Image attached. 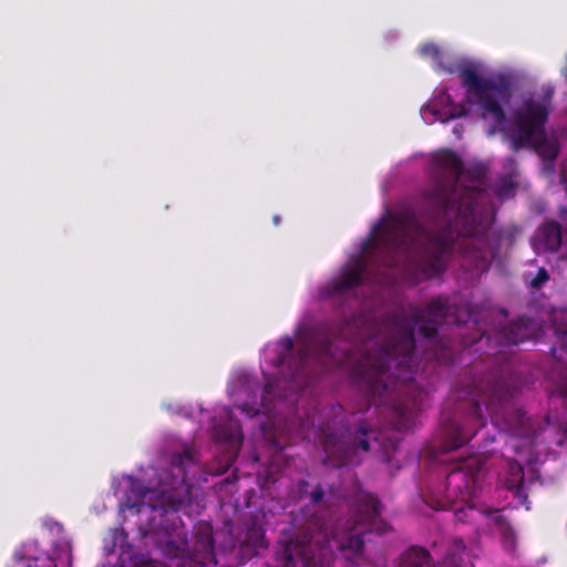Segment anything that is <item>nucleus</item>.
<instances>
[{"label": "nucleus", "mask_w": 567, "mask_h": 567, "mask_svg": "<svg viewBox=\"0 0 567 567\" xmlns=\"http://www.w3.org/2000/svg\"><path fill=\"white\" fill-rule=\"evenodd\" d=\"M471 318L467 307L456 306L449 297L437 296L424 307H412L408 313L393 316L384 341L379 344L369 340L362 344L358 354L348 349L337 354L332 341L327 337L320 342L298 338L299 349L295 355L293 340L285 337L277 342L272 364H287L291 380L298 384L303 383L311 359L347 365L369 404L389 408L395 419V429L406 431L414 425L427 396L426 391L415 381V328L432 347L425 354L426 360L449 364L453 361V352L437 340L439 327L443 323L462 326Z\"/></svg>", "instance_id": "f257e3e1"}, {"label": "nucleus", "mask_w": 567, "mask_h": 567, "mask_svg": "<svg viewBox=\"0 0 567 567\" xmlns=\"http://www.w3.org/2000/svg\"><path fill=\"white\" fill-rule=\"evenodd\" d=\"M435 159L454 176L452 184L439 182L426 193L427 203L442 227L430 233L414 213L398 212L383 216L361 247L362 254L384 255L388 267L394 266L398 255L410 258L411 278L415 282L441 275L456 248L478 270L487 269L498 254V244L477 208L482 188L458 185L464 165L455 152L441 151Z\"/></svg>", "instance_id": "f03ea898"}, {"label": "nucleus", "mask_w": 567, "mask_h": 567, "mask_svg": "<svg viewBox=\"0 0 567 567\" xmlns=\"http://www.w3.org/2000/svg\"><path fill=\"white\" fill-rule=\"evenodd\" d=\"M536 331V321L519 317L493 334L483 332L474 344L485 341L488 358L502 363L499 371L489 372L482 378H473L460 383L452 392L453 410L449 402L441 415L442 452L457 450L468 443L486 425V415L492 423L508 435L506 446L519 458L507 464L506 487L519 504L527 502L524 468L520 462L535 464L548 452L546 442L549 425L536 427L532 420L514 404L516 384L506 379L509 372L508 357L505 348L519 344L530 339Z\"/></svg>", "instance_id": "7ed1b4c3"}, {"label": "nucleus", "mask_w": 567, "mask_h": 567, "mask_svg": "<svg viewBox=\"0 0 567 567\" xmlns=\"http://www.w3.org/2000/svg\"><path fill=\"white\" fill-rule=\"evenodd\" d=\"M458 74L466 89V97L464 102L451 109L449 118H458L468 114L472 100L476 99L483 117L492 120V133L502 132L514 152L533 147L548 159L557 157L558 150L547 142L544 128L551 109L554 96L551 87L544 90L540 96L525 99L522 107L517 109L512 121H508L502 106V103H508L512 96L507 81L482 78L472 65L461 68Z\"/></svg>", "instance_id": "20e7f679"}, {"label": "nucleus", "mask_w": 567, "mask_h": 567, "mask_svg": "<svg viewBox=\"0 0 567 567\" xmlns=\"http://www.w3.org/2000/svg\"><path fill=\"white\" fill-rule=\"evenodd\" d=\"M381 512L382 504L378 497L360 492L351 505L350 517L334 533H330L321 516L313 514L301 527L296 545L284 550V567H324L333 549L347 558L359 556L367 534H384L389 529Z\"/></svg>", "instance_id": "39448f33"}, {"label": "nucleus", "mask_w": 567, "mask_h": 567, "mask_svg": "<svg viewBox=\"0 0 567 567\" xmlns=\"http://www.w3.org/2000/svg\"><path fill=\"white\" fill-rule=\"evenodd\" d=\"M196 466V461L190 451L184 450L176 453L171 458L168 468L163 470L158 475V486L155 489H146L142 494L143 503L151 502L154 497L156 503H150L153 509H162L166 518L163 523L173 525V533L167 532L165 543L171 546L175 544V537L179 538L181 533L177 530L176 520L178 517L168 518V514L176 513L186 507L190 502V487L188 483V474L190 467Z\"/></svg>", "instance_id": "423d86ee"}, {"label": "nucleus", "mask_w": 567, "mask_h": 567, "mask_svg": "<svg viewBox=\"0 0 567 567\" xmlns=\"http://www.w3.org/2000/svg\"><path fill=\"white\" fill-rule=\"evenodd\" d=\"M321 445L324 451L323 464L328 467L339 468L353 461L355 452L370 451V440L375 439L374 431L367 421H360L354 430L342 426L332 429L330 423L319 429Z\"/></svg>", "instance_id": "0eeeda50"}, {"label": "nucleus", "mask_w": 567, "mask_h": 567, "mask_svg": "<svg viewBox=\"0 0 567 567\" xmlns=\"http://www.w3.org/2000/svg\"><path fill=\"white\" fill-rule=\"evenodd\" d=\"M484 463L476 455H470L452 463L445 478L444 498L437 509H444L461 502L467 503L475 495L476 484Z\"/></svg>", "instance_id": "6e6552de"}, {"label": "nucleus", "mask_w": 567, "mask_h": 567, "mask_svg": "<svg viewBox=\"0 0 567 567\" xmlns=\"http://www.w3.org/2000/svg\"><path fill=\"white\" fill-rule=\"evenodd\" d=\"M367 269V260L360 256L351 265H346L337 278L320 287V298H332L344 296L363 284V276Z\"/></svg>", "instance_id": "1a4fd4ad"}, {"label": "nucleus", "mask_w": 567, "mask_h": 567, "mask_svg": "<svg viewBox=\"0 0 567 567\" xmlns=\"http://www.w3.org/2000/svg\"><path fill=\"white\" fill-rule=\"evenodd\" d=\"M551 378L555 380L559 395L567 409V363L558 362L551 371ZM555 444L557 446L567 444V416L563 417L558 424Z\"/></svg>", "instance_id": "9d476101"}, {"label": "nucleus", "mask_w": 567, "mask_h": 567, "mask_svg": "<svg viewBox=\"0 0 567 567\" xmlns=\"http://www.w3.org/2000/svg\"><path fill=\"white\" fill-rule=\"evenodd\" d=\"M538 244L543 249L556 251L561 245V228L555 220L543 223L536 235Z\"/></svg>", "instance_id": "9b49d317"}, {"label": "nucleus", "mask_w": 567, "mask_h": 567, "mask_svg": "<svg viewBox=\"0 0 567 567\" xmlns=\"http://www.w3.org/2000/svg\"><path fill=\"white\" fill-rule=\"evenodd\" d=\"M491 520L496 533L501 536L504 546L513 550L515 548L516 534L509 520L499 511L492 513Z\"/></svg>", "instance_id": "f8f14e48"}, {"label": "nucleus", "mask_w": 567, "mask_h": 567, "mask_svg": "<svg viewBox=\"0 0 567 567\" xmlns=\"http://www.w3.org/2000/svg\"><path fill=\"white\" fill-rule=\"evenodd\" d=\"M465 544L462 539H455L447 548L442 560L443 567H474L473 564L464 558Z\"/></svg>", "instance_id": "ddd939ff"}, {"label": "nucleus", "mask_w": 567, "mask_h": 567, "mask_svg": "<svg viewBox=\"0 0 567 567\" xmlns=\"http://www.w3.org/2000/svg\"><path fill=\"white\" fill-rule=\"evenodd\" d=\"M215 436L218 441L228 443L237 449L241 445L244 439L240 424L231 419L227 424L216 426Z\"/></svg>", "instance_id": "4468645a"}, {"label": "nucleus", "mask_w": 567, "mask_h": 567, "mask_svg": "<svg viewBox=\"0 0 567 567\" xmlns=\"http://www.w3.org/2000/svg\"><path fill=\"white\" fill-rule=\"evenodd\" d=\"M400 567H433V564L426 549L413 546L401 556Z\"/></svg>", "instance_id": "2eb2a0df"}, {"label": "nucleus", "mask_w": 567, "mask_h": 567, "mask_svg": "<svg viewBox=\"0 0 567 567\" xmlns=\"http://www.w3.org/2000/svg\"><path fill=\"white\" fill-rule=\"evenodd\" d=\"M555 322V332L563 343L564 347H566L567 352V310L561 311L558 315H555L554 318Z\"/></svg>", "instance_id": "dca6fc26"}, {"label": "nucleus", "mask_w": 567, "mask_h": 567, "mask_svg": "<svg viewBox=\"0 0 567 567\" xmlns=\"http://www.w3.org/2000/svg\"><path fill=\"white\" fill-rule=\"evenodd\" d=\"M419 52L424 58H431L439 66H442V52L440 48L433 43H425L419 48Z\"/></svg>", "instance_id": "f3484780"}, {"label": "nucleus", "mask_w": 567, "mask_h": 567, "mask_svg": "<svg viewBox=\"0 0 567 567\" xmlns=\"http://www.w3.org/2000/svg\"><path fill=\"white\" fill-rule=\"evenodd\" d=\"M548 280H549L548 271L545 268L540 267V268H538L536 275L533 278H530L529 280H527V284L533 289H539Z\"/></svg>", "instance_id": "a211bd4d"}, {"label": "nucleus", "mask_w": 567, "mask_h": 567, "mask_svg": "<svg viewBox=\"0 0 567 567\" xmlns=\"http://www.w3.org/2000/svg\"><path fill=\"white\" fill-rule=\"evenodd\" d=\"M323 497H324V491L320 485H318L310 494L311 504L317 505V504L321 503Z\"/></svg>", "instance_id": "6ab92c4d"}, {"label": "nucleus", "mask_w": 567, "mask_h": 567, "mask_svg": "<svg viewBox=\"0 0 567 567\" xmlns=\"http://www.w3.org/2000/svg\"><path fill=\"white\" fill-rule=\"evenodd\" d=\"M204 547H205V549L207 550V553H208L209 557L212 558V559H210V560H212V563H213L214 565H216V564H217V561L215 560V558H214V553H213V551H214V539H213V537H212L210 535H208V536L206 537V539H205V544H204Z\"/></svg>", "instance_id": "aec40b11"}, {"label": "nucleus", "mask_w": 567, "mask_h": 567, "mask_svg": "<svg viewBox=\"0 0 567 567\" xmlns=\"http://www.w3.org/2000/svg\"><path fill=\"white\" fill-rule=\"evenodd\" d=\"M241 412H244L245 414H247V416L249 417H255L256 415H258L259 413V410L255 406H250L249 404L245 403V404H241V405H238L237 406Z\"/></svg>", "instance_id": "412c9836"}, {"label": "nucleus", "mask_w": 567, "mask_h": 567, "mask_svg": "<svg viewBox=\"0 0 567 567\" xmlns=\"http://www.w3.org/2000/svg\"><path fill=\"white\" fill-rule=\"evenodd\" d=\"M11 567H32V561L29 558L17 559Z\"/></svg>", "instance_id": "4be33fe9"}, {"label": "nucleus", "mask_w": 567, "mask_h": 567, "mask_svg": "<svg viewBox=\"0 0 567 567\" xmlns=\"http://www.w3.org/2000/svg\"><path fill=\"white\" fill-rule=\"evenodd\" d=\"M470 175L472 179H481L483 177V171L475 168L470 172Z\"/></svg>", "instance_id": "5701e85b"}, {"label": "nucleus", "mask_w": 567, "mask_h": 567, "mask_svg": "<svg viewBox=\"0 0 567 567\" xmlns=\"http://www.w3.org/2000/svg\"><path fill=\"white\" fill-rule=\"evenodd\" d=\"M270 391H271V383H270V381H267L265 384V392L270 393Z\"/></svg>", "instance_id": "b1692460"}, {"label": "nucleus", "mask_w": 567, "mask_h": 567, "mask_svg": "<svg viewBox=\"0 0 567 567\" xmlns=\"http://www.w3.org/2000/svg\"><path fill=\"white\" fill-rule=\"evenodd\" d=\"M299 486H300L301 488H302V487H307V486H308V482H307V481H305V480H301V481L299 482Z\"/></svg>", "instance_id": "393cba45"}, {"label": "nucleus", "mask_w": 567, "mask_h": 567, "mask_svg": "<svg viewBox=\"0 0 567 567\" xmlns=\"http://www.w3.org/2000/svg\"><path fill=\"white\" fill-rule=\"evenodd\" d=\"M279 221H280V217H279V216H275V217H274V223H275V225H278V224H279Z\"/></svg>", "instance_id": "a878e982"}, {"label": "nucleus", "mask_w": 567, "mask_h": 567, "mask_svg": "<svg viewBox=\"0 0 567 567\" xmlns=\"http://www.w3.org/2000/svg\"><path fill=\"white\" fill-rule=\"evenodd\" d=\"M455 511H456V516H460V514L463 512L462 508H456ZM458 518L461 519V517H458Z\"/></svg>", "instance_id": "bb28decb"}, {"label": "nucleus", "mask_w": 567, "mask_h": 567, "mask_svg": "<svg viewBox=\"0 0 567 567\" xmlns=\"http://www.w3.org/2000/svg\"><path fill=\"white\" fill-rule=\"evenodd\" d=\"M551 353H553V357L555 358L556 357V349L555 348H551Z\"/></svg>", "instance_id": "cd10ccee"}]
</instances>
